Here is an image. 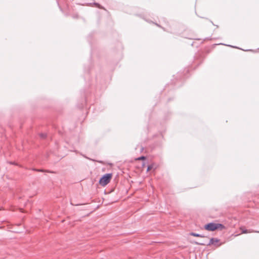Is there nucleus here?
<instances>
[{
	"label": "nucleus",
	"mask_w": 259,
	"mask_h": 259,
	"mask_svg": "<svg viewBox=\"0 0 259 259\" xmlns=\"http://www.w3.org/2000/svg\"><path fill=\"white\" fill-rule=\"evenodd\" d=\"M229 46H230V47H232V48H234V47L232 46H230V45H229Z\"/></svg>",
	"instance_id": "obj_13"
},
{
	"label": "nucleus",
	"mask_w": 259,
	"mask_h": 259,
	"mask_svg": "<svg viewBox=\"0 0 259 259\" xmlns=\"http://www.w3.org/2000/svg\"><path fill=\"white\" fill-rule=\"evenodd\" d=\"M145 159H146V157L144 156H140L137 158V160H145Z\"/></svg>",
	"instance_id": "obj_6"
},
{
	"label": "nucleus",
	"mask_w": 259,
	"mask_h": 259,
	"mask_svg": "<svg viewBox=\"0 0 259 259\" xmlns=\"http://www.w3.org/2000/svg\"><path fill=\"white\" fill-rule=\"evenodd\" d=\"M40 137L42 138V139H45L47 137V134H45V133H41L40 134Z\"/></svg>",
	"instance_id": "obj_7"
},
{
	"label": "nucleus",
	"mask_w": 259,
	"mask_h": 259,
	"mask_svg": "<svg viewBox=\"0 0 259 259\" xmlns=\"http://www.w3.org/2000/svg\"><path fill=\"white\" fill-rule=\"evenodd\" d=\"M153 166L152 165H149L148 166L147 171L150 170L152 168Z\"/></svg>",
	"instance_id": "obj_10"
},
{
	"label": "nucleus",
	"mask_w": 259,
	"mask_h": 259,
	"mask_svg": "<svg viewBox=\"0 0 259 259\" xmlns=\"http://www.w3.org/2000/svg\"><path fill=\"white\" fill-rule=\"evenodd\" d=\"M204 228L209 231H214L218 229L222 230L225 228V227L222 224L212 222L205 225Z\"/></svg>",
	"instance_id": "obj_1"
},
{
	"label": "nucleus",
	"mask_w": 259,
	"mask_h": 259,
	"mask_svg": "<svg viewBox=\"0 0 259 259\" xmlns=\"http://www.w3.org/2000/svg\"><path fill=\"white\" fill-rule=\"evenodd\" d=\"M35 171H39V172H44L45 170L42 169H36V168H34L33 169Z\"/></svg>",
	"instance_id": "obj_9"
},
{
	"label": "nucleus",
	"mask_w": 259,
	"mask_h": 259,
	"mask_svg": "<svg viewBox=\"0 0 259 259\" xmlns=\"http://www.w3.org/2000/svg\"><path fill=\"white\" fill-rule=\"evenodd\" d=\"M83 156H84L85 158H87V159H89V160H90L94 161V160H93V159H91V158H88V157H86V156H84V155H83Z\"/></svg>",
	"instance_id": "obj_11"
},
{
	"label": "nucleus",
	"mask_w": 259,
	"mask_h": 259,
	"mask_svg": "<svg viewBox=\"0 0 259 259\" xmlns=\"http://www.w3.org/2000/svg\"><path fill=\"white\" fill-rule=\"evenodd\" d=\"M200 236H199V237H201V238H204V237H205V236L204 235H203V234H200Z\"/></svg>",
	"instance_id": "obj_12"
},
{
	"label": "nucleus",
	"mask_w": 259,
	"mask_h": 259,
	"mask_svg": "<svg viewBox=\"0 0 259 259\" xmlns=\"http://www.w3.org/2000/svg\"><path fill=\"white\" fill-rule=\"evenodd\" d=\"M220 240L218 238H211L210 239L209 243H207V244L204 242H196V241H194L192 243L194 244L199 245H206L207 246H210L211 245H214L217 247H219V246H220L222 244V243H219L220 242Z\"/></svg>",
	"instance_id": "obj_2"
},
{
	"label": "nucleus",
	"mask_w": 259,
	"mask_h": 259,
	"mask_svg": "<svg viewBox=\"0 0 259 259\" xmlns=\"http://www.w3.org/2000/svg\"><path fill=\"white\" fill-rule=\"evenodd\" d=\"M94 4L98 8H100V9H104L103 7H102V6H101V5L98 4V3H94Z\"/></svg>",
	"instance_id": "obj_8"
},
{
	"label": "nucleus",
	"mask_w": 259,
	"mask_h": 259,
	"mask_svg": "<svg viewBox=\"0 0 259 259\" xmlns=\"http://www.w3.org/2000/svg\"><path fill=\"white\" fill-rule=\"evenodd\" d=\"M190 235L191 236H194V237H199V236H200V234L194 233V232H191V233H190Z\"/></svg>",
	"instance_id": "obj_5"
},
{
	"label": "nucleus",
	"mask_w": 259,
	"mask_h": 259,
	"mask_svg": "<svg viewBox=\"0 0 259 259\" xmlns=\"http://www.w3.org/2000/svg\"><path fill=\"white\" fill-rule=\"evenodd\" d=\"M240 230L242 231V233H243V234L251 233V232L259 233V231H254L253 230H247V229H244L243 227H241Z\"/></svg>",
	"instance_id": "obj_4"
},
{
	"label": "nucleus",
	"mask_w": 259,
	"mask_h": 259,
	"mask_svg": "<svg viewBox=\"0 0 259 259\" xmlns=\"http://www.w3.org/2000/svg\"><path fill=\"white\" fill-rule=\"evenodd\" d=\"M111 178V174H106L100 178L99 184L102 186H105L110 182Z\"/></svg>",
	"instance_id": "obj_3"
}]
</instances>
